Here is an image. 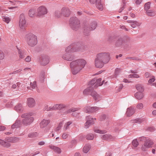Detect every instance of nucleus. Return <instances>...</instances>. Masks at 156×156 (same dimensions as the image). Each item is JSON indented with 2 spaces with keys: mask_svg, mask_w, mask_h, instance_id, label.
I'll list each match as a JSON object with an SVG mask.
<instances>
[{
  "mask_svg": "<svg viewBox=\"0 0 156 156\" xmlns=\"http://www.w3.org/2000/svg\"><path fill=\"white\" fill-rule=\"evenodd\" d=\"M18 52V54L20 58H23L25 57L26 53L25 52L22 50L17 48Z\"/></svg>",
  "mask_w": 156,
  "mask_h": 156,
  "instance_id": "obj_25",
  "label": "nucleus"
},
{
  "mask_svg": "<svg viewBox=\"0 0 156 156\" xmlns=\"http://www.w3.org/2000/svg\"><path fill=\"white\" fill-rule=\"evenodd\" d=\"M90 94L93 97L95 100H98V98H99V95L94 90H92L91 91Z\"/></svg>",
  "mask_w": 156,
  "mask_h": 156,
  "instance_id": "obj_22",
  "label": "nucleus"
},
{
  "mask_svg": "<svg viewBox=\"0 0 156 156\" xmlns=\"http://www.w3.org/2000/svg\"><path fill=\"white\" fill-rule=\"evenodd\" d=\"M35 13V10L34 9H31L29 11V15L30 17H33L34 16Z\"/></svg>",
  "mask_w": 156,
  "mask_h": 156,
  "instance_id": "obj_42",
  "label": "nucleus"
},
{
  "mask_svg": "<svg viewBox=\"0 0 156 156\" xmlns=\"http://www.w3.org/2000/svg\"><path fill=\"white\" fill-rule=\"evenodd\" d=\"M86 62L85 60L82 59H78L71 62L70 67L72 69L73 74L77 73L85 66Z\"/></svg>",
  "mask_w": 156,
  "mask_h": 156,
  "instance_id": "obj_3",
  "label": "nucleus"
},
{
  "mask_svg": "<svg viewBox=\"0 0 156 156\" xmlns=\"http://www.w3.org/2000/svg\"><path fill=\"white\" fill-rule=\"evenodd\" d=\"M134 113V109L130 107L127 109L126 114L127 116H130L133 114Z\"/></svg>",
  "mask_w": 156,
  "mask_h": 156,
  "instance_id": "obj_24",
  "label": "nucleus"
},
{
  "mask_svg": "<svg viewBox=\"0 0 156 156\" xmlns=\"http://www.w3.org/2000/svg\"><path fill=\"white\" fill-rule=\"evenodd\" d=\"M94 119L90 116L86 117V122L85 123V128L87 129L92 124L94 123Z\"/></svg>",
  "mask_w": 156,
  "mask_h": 156,
  "instance_id": "obj_12",
  "label": "nucleus"
},
{
  "mask_svg": "<svg viewBox=\"0 0 156 156\" xmlns=\"http://www.w3.org/2000/svg\"><path fill=\"white\" fill-rule=\"evenodd\" d=\"M101 80L102 79L101 78H99L98 79L97 78V82H96V84L94 86V88H96L98 86L102 85V83H101Z\"/></svg>",
  "mask_w": 156,
  "mask_h": 156,
  "instance_id": "obj_38",
  "label": "nucleus"
},
{
  "mask_svg": "<svg viewBox=\"0 0 156 156\" xmlns=\"http://www.w3.org/2000/svg\"><path fill=\"white\" fill-rule=\"evenodd\" d=\"M132 144L135 147H137L139 144L138 142L136 140H133L132 141Z\"/></svg>",
  "mask_w": 156,
  "mask_h": 156,
  "instance_id": "obj_51",
  "label": "nucleus"
},
{
  "mask_svg": "<svg viewBox=\"0 0 156 156\" xmlns=\"http://www.w3.org/2000/svg\"><path fill=\"white\" fill-rule=\"evenodd\" d=\"M151 3L150 2L146 3L145 5L144 9L145 10H147L150 8Z\"/></svg>",
  "mask_w": 156,
  "mask_h": 156,
  "instance_id": "obj_46",
  "label": "nucleus"
},
{
  "mask_svg": "<svg viewBox=\"0 0 156 156\" xmlns=\"http://www.w3.org/2000/svg\"><path fill=\"white\" fill-rule=\"evenodd\" d=\"M48 12L47 9L44 6H42L39 7L37 9V16H42L46 14Z\"/></svg>",
  "mask_w": 156,
  "mask_h": 156,
  "instance_id": "obj_8",
  "label": "nucleus"
},
{
  "mask_svg": "<svg viewBox=\"0 0 156 156\" xmlns=\"http://www.w3.org/2000/svg\"><path fill=\"white\" fill-rule=\"evenodd\" d=\"M66 106L64 105L60 104L58 105V110H61L65 107Z\"/></svg>",
  "mask_w": 156,
  "mask_h": 156,
  "instance_id": "obj_52",
  "label": "nucleus"
},
{
  "mask_svg": "<svg viewBox=\"0 0 156 156\" xmlns=\"http://www.w3.org/2000/svg\"><path fill=\"white\" fill-rule=\"evenodd\" d=\"M61 14L62 16L68 17L71 14V11L68 7H64L61 9Z\"/></svg>",
  "mask_w": 156,
  "mask_h": 156,
  "instance_id": "obj_11",
  "label": "nucleus"
},
{
  "mask_svg": "<svg viewBox=\"0 0 156 156\" xmlns=\"http://www.w3.org/2000/svg\"><path fill=\"white\" fill-rule=\"evenodd\" d=\"M5 57V54L0 49V59H3Z\"/></svg>",
  "mask_w": 156,
  "mask_h": 156,
  "instance_id": "obj_53",
  "label": "nucleus"
},
{
  "mask_svg": "<svg viewBox=\"0 0 156 156\" xmlns=\"http://www.w3.org/2000/svg\"><path fill=\"white\" fill-rule=\"evenodd\" d=\"M68 134L66 133H63L62 135V138L63 139H65L67 138L68 136Z\"/></svg>",
  "mask_w": 156,
  "mask_h": 156,
  "instance_id": "obj_61",
  "label": "nucleus"
},
{
  "mask_svg": "<svg viewBox=\"0 0 156 156\" xmlns=\"http://www.w3.org/2000/svg\"><path fill=\"white\" fill-rule=\"evenodd\" d=\"M96 6L97 8L101 11L103 9V5L101 3V0H97Z\"/></svg>",
  "mask_w": 156,
  "mask_h": 156,
  "instance_id": "obj_26",
  "label": "nucleus"
},
{
  "mask_svg": "<svg viewBox=\"0 0 156 156\" xmlns=\"http://www.w3.org/2000/svg\"><path fill=\"white\" fill-rule=\"evenodd\" d=\"M31 58L30 56H28L25 59V60L26 62H30L31 61Z\"/></svg>",
  "mask_w": 156,
  "mask_h": 156,
  "instance_id": "obj_64",
  "label": "nucleus"
},
{
  "mask_svg": "<svg viewBox=\"0 0 156 156\" xmlns=\"http://www.w3.org/2000/svg\"><path fill=\"white\" fill-rule=\"evenodd\" d=\"M136 88L137 90L139 91V92L142 93L144 91V88L142 86L139 84H137L136 86Z\"/></svg>",
  "mask_w": 156,
  "mask_h": 156,
  "instance_id": "obj_37",
  "label": "nucleus"
},
{
  "mask_svg": "<svg viewBox=\"0 0 156 156\" xmlns=\"http://www.w3.org/2000/svg\"><path fill=\"white\" fill-rule=\"evenodd\" d=\"M62 58L63 59L66 60L71 61L74 59V56L72 55L66 53L62 56Z\"/></svg>",
  "mask_w": 156,
  "mask_h": 156,
  "instance_id": "obj_15",
  "label": "nucleus"
},
{
  "mask_svg": "<svg viewBox=\"0 0 156 156\" xmlns=\"http://www.w3.org/2000/svg\"><path fill=\"white\" fill-rule=\"evenodd\" d=\"M126 58L128 59H132L135 60H140L138 58L136 57H127Z\"/></svg>",
  "mask_w": 156,
  "mask_h": 156,
  "instance_id": "obj_62",
  "label": "nucleus"
},
{
  "mask_svg": "<svg viewBox=\"0 0 156 156\" xmlns=\"http://www.w3.org/2000/svg\"><path fill=\"white\" fill-rule=\"evenodd\" d=\"M120 71V69L118 68L116 69L115 70V77H116L117 75L119 73Z\"/></svg>",
  "mask_w": 156,
  "mask_h": 156,
  "instance_id": "obj_54",
  "label": "nucleus"
},
{
  "mask_svg": "<svg viewBox=\"0 0 156 156\" xmlns=\"http://www.w3.org/2000/svg\"><path fill=\"white\" fill-rule=\"evenodd\" d=\"M90 28L91 30H95L97 26V23L95 21H93L90 23Z\"/></svg>",
  "mask_w": 156,
  "mask_h": 156,
  "instance_id": "obj_32",
  "label": "nucleus"
},
{
  "mask_svg": "<svg viewBox=\"0 0 156 156\" xmlns=\"http://www.w3.org/2000/svg\"><path fill=\"white\" fill-rule=\"evenodd\" d=\"M26 25V21L23 14H20V16L19 26L20 28L23 29Z\"/></svg>",
  "mask_w": 156,
  "mask_h": 156,
  "instance_id": "obj_10",
  "label": "nucleus"
},
{
  "mask_svg": "<svg viewBox=\"0 0 156 156\" xmlns=\"http://www.w3.org/2000/svg\"><path fill=\"white\" fill-rule=\"evenodd\" d=\"M22 121L19 119H17L15 122L12 126V129L17 128L20 127L22 125Z\"/></svg>",
  "mask_w": 156,
  "mask_h": 156,
  "instance_id": "obj_17",
  "label": "nucleus"
},
{
  "mask_svg": "<svg viewBox=\"0 0 156 156\" xmlns=\"http://www.w3.org/2000/svg\"><path fill=\"white\" fill-rule=\"evenodd\" d=\"M153 142L151 140H147L144 143V146L142 147V149L143 151L146 150V148H148L151 147L153 144Z\"/></svg>",
  "mask_w": 156,
  "mask_h": 156,
  "instance_id": "obj_13",
  "label": "nucleus"
},
{
  "mask_svg": "<svg viewBox=\"0 0 156 156\" xmlns=\"http://www.w3.org/2000/svg\"><path fill=\"white\" fill-rule=\"evenodd\" d=\"M3 21L8 23L10 21V19L8 17H4L3 18Z\"/></svg>",
  "mask_w": 156,
  "mask_h": 156,
  "instance_id": "obj_57",
  "label": "nucleus"
},
{
  "mask_svg": "<svg viewBox=\"0 0 156 156\" xmlns=\"http://www.w3.org/2000/svg\"><path fill=\"white\" fill-rule=\"evenodd\" d=\"M106 118V115H101L99 118V119L100 121H102L105 120Z\"/></svg>",
  "mask_w": 156,
  "mask_h": 156,
  "instance_id": "obj_59",
  "label": "nucleus"
},
{
  "mask_svg": "<svg viewBox=\"0 0 156 156\" xmlns=\"http://www.w3.org/2000/svg\"><path fill=\"white\" fill-rule=\"evenodd\" d=\"M72 122H68L66 123L64 127V129L65 130L69 128V126L72 124Z\"/></svg>",
  "mask_w": 156,
  "mask_h": 156,
  "instance_id": "obj_44",
  "label": "nucleus"
},
{
  "mask_svg": "<svg viewBox=\"0 0 156 156\" xmlns=\"http://www.w3.org/2000/svg\"><path fill=\"white\" fill-rule=\"evenodd\" d=\"M50 122L49 120L43 119L40 123V126L41 128H43L46 127Z\"/></svg>",
  "mask_w": 156,
  "mask_h": 156,
  "instance_id": "obj_19",
  "label": "nucleus"
},
{
  "mask_svg": "<svg viewBox=\"0 0 156 156\" xmlns=\"http://www.w3.org/2000/svg\"><path fill=\"white\" fill-rule=\"evenodd\" d=\"M45 78V73L44 71H42L40 75V80L41 82H43Z\"/></svg>",
  "mask_w": 156,
  "mask_h": 156,
  "instance_id": "obj_43",
  "label": "nucleus"
},
{
  "mask_svg": "<svg viewBox=\"0 0 156 156\" xmlns=\"http://www.w3.org/2000/svg\"><path fill=\"white\" fill-rule=\"evenodd\" d=\"M132 40L131 38L128 35L117 37L115 42L116 47H122L126 49H129L131 47Z\"/></svg>",
  "mask_w": 156,
  "mask_h": 156,
  "instance_id": "obj_1",
  "label": "nucleus"
},
{
  "mask_svg": "<svg viewBox=\"0 0 156 156\" xmlns=\"http://www.w3.org/2000/svg\"><path fill=\"white\" fill-rule=\"evenodd\" d=\"M19 139L16 137H7L5 139V140L7 142L15 143L18 141Z\"/></svg>",
  "mask_w": 156,
  "mask_h": 156,
  "instance_id": "obj_20",
  "label": "nucleus"
},
{
  "mask_svg": "<svg viewBox=\"0 0 156 156\" xmlns=\"http://www.w3.org/2000/svg\"><path fill=\"white\" fill-rule=\"evenodd\" d=\"M15 109L18 112H21L23 110L22 105L21 104H18L15 107Z\"/></svg>",
  "mask_w": 156,
  "mask_h": 156,
  "instance_id": "obj_33",
  "label": "nucleus"
},
{
  "mask_svg": "<svg viewBox=\"0 0 156 156\" xmlns=\"http://www.w3.org/2000/svg\"><path fill=\"white\" fill-rule=\"evenodd\" d=\"M0 144L4 147H9L10 146V144L9 143L1 139H0Z\"/></svg>",
  "mask_w": 156,
  "mask_h": 156,
  "instance_id": "obj_27",
  "label": "nucleus"
},
{
  "mask_svg": "<svg viewBox=\"0 0 156 156\" xmlns=\"http://www.w3.org/2000/svg\"><path fill=\"white\" fill-rule=\"evenodd\" d=\"M78 109L79 108H72L67 111L66 112L67 113H70L73 112L72 113V115L75 117H77L79 116L80 113L75 112L78 111Z\"/></svg>",
  "mask_w": 156,
  "mask_h": 156,
  "instance_id": "obj_14",
  "label": "nucleus"
},
{
  "mask_svg": "<svg viewBox=\"0 0 156 156\" xmlns=\"http://www.w3.org/2000/svg\"><path fill=\"white\" fill-rule=\"evenodd\" d=\"M125 3L124 2H123V4L122 7H121L120 9L119 10V12H122V11L125 8Z\"/></svg>",
  "mask_w": 156,
  "mask_h": 156,
  "instance_id": "obj_63",
  "label": "nucleus"
},
{
  "mask_svg": "<svg viewBox=\"0 0 156 156\" xmlns=\"http://www.w3.org/2000/svg\"><path fill=\"white\" fill-rule=\"evenodd\" d=\"M147 15L149 16H154L155 15V13L153 12H150V11H147L146 12Z\"/></svg>",
  "mask_w": 156,
  "mask_h": 156,
  "instance_id": "obj_48",
  "label": "nucleus"
},
{
  "mask_svg": "<svg viewBox=\"0 0 156 156\" xmlns=\"http://www.w3.org/2000/svg\"><path fill=\"white\" fill-rule=\"evenodd\" d=\"M78 43L80 44V45L78 46L79 50H80V51H84L85 49V47L84 43L81 42H78Z\"/></svg>",
  "mask_w": 156,
  "mask_h": 156,
  "instance_id": "obj_31",
  "label": "nucleus"
},
{
  "mask_svg": "<svg viewBox=\"0 0 156 156\" xmlns=\"http://www.w3.org/2000/svg\"><path fill=\"white\" fill-rule=\"evenodd\" d=\"M49 147L51 149L53 150L54 151L56 152H57L58 154H59L61 152V149L58 147L54 146H49Z\"/></svg>",
  "mask_w": 156,
  "mask_h": 156,
  "instance_id": "obj_29",
  "label": "nucleus"
},
{
  "mask_svg": "<svg viewBox=\"0 0 156 156\" xmlns=\"http://www.w3.org/2000/svg\"><path fill=\"white\" fill-rule=\"evenodd\" d=\"M90 146L89 145H86L83 148V151L86 153H87L90 149Z\"/></svg>",
  "mask_w": 156,
  "mask_h": 156,
  "instance_id": "obj_39",
  "label": "nucleus"
},
{
  "mask_svg": "<svg viewBox=\"0 0 156 156\" xmlns=\"http://www.w3.org/2000/svg\"><path fill=\"white\" fill-rule=\"evenodd\" d=\"M143 121L142 119L137 118L133 120H131L130 122L132 123H141Z\"/></svg>",
  "mask_w": 156,
  "mask_h": 156,
  "instance_id": "obj_34",
  "label": "nucleus"
},
{
  "mask_svg": "<svg viewBox=\"0 0 156 156\" xmlns=\"http://www.w3.org/2000/svg\"><path fill=\"white\" fill-rule=\"evenodd\" d=\"M136 107L137 109H141L143 108V105L142 103H139L137 105Z\"/></svg>",
  "mask_w": 156,
  "mask_h": 156,
  "instance_id": "obj_56",
  "label": "nucleus"
},
{
  "mask_svg": "<svg viewBox=\"0 0 156 156\" xmlns=\"http://www.w3.org/2000/svg\"><path fill=\"white\" fill-rule=\"evenodd\" d=\"M87 140H92L94 138V136L93 134L89 133L86 135L85 137Z\"/></svg>",
  "mask_w": 156,
  "mask_h": 156,
  "instance_id": "obj_41",
  "label": "nucleus"
},
{
  "mask_svg": "<svg viewBox=\"0 0 156 156\" xmlns=\"http://www.w3.org/2000/svg\"><path fill=\"white\" fill-rule=\"evenodd\" d=\"M116 38L115 36H111L109 37L108 38V41L110 43H112L115 39Z\"/></svg>",
  "mask_w": 156,
  "mask_h": 156,
  "instance_id": "obj_45",
  "label": "nucleus"
},
{
  "mask_svg": "<svg viewBox=\"0 0 156 156\" xmlns=\"http://www.w3.org/2000/svg\"><path fill=\"white\" fill-rule=\"evenodd\" d=\"M27 104L28 106L30 107H34L35 104L34 100L32 98H29L27 100Z\"/></svg>",
  "mask_w": 156,
  "mask_h": 156,
  "instance_id": "obj_16",
  "label": "nucleus"
},
{
  "mask_svg": "<svg viewBox=\"0 0 156 156\" xmlns=\"http://www.w3.org/2000/svg\"><path fill=\"white\" fill-rule=\"evenodd\" d=\"M127 22L128 23H135V24H136V25L137 26H140V23L136 21L128 20L127 21Z\"/></svg>",
  "mask_w": 156,
  "mask_h": 156,
  "instance_id": "obj_50",
  "label": "nucleus"
},
{
  "mask_svg": "<svg viewBox=\"0 0 156 156\" xmlns=\"http://www.w3.org/2000/svg\"><path fill=\"white\" fill-rule=\"evenodd\" d=\"M38 59L40 64L43 66L46 65L49 63V57L46 55H41L39 56Z\"/></svg>",
  "mask_w": 156,
  "mask_h": 156,
  "instance_id": "obj_7",
  "label": "nucleus"
},
{
  "mask_svg": "<svg viewBox=\"0 0 156 156\" xmlns=\"http://www.w3.org/2000/svg\"><path fill=\"white\" fill-rule=\"evenodd\" d=\"M31 87L34 89L37 86L36 82V81H34L33 83H30V84Z\"/></svg>",
  "mask_w": 156,
  "mask_h": 156,
  "instance_id": "obj_55",
  "label": "nucleus"
},
{
  "mask_svg": "<svg viewBox=\"0 0 156 156\" xmlns=\"http://www.w3.org/2000/svg\"><path fill=\"white\" fill-rule=\"evenodd\" d=\"M25 39L27 44L31 47L35 46L37 43V36L31 33L26 35Z\"/></svg>",
  "mask_w": 156,
  "mask_h": 156,
  "instance_id": "obj_5",
  "label": "nucleus"
},
{
  "mask_svg": "<svg viewBox=\"0 0 156 156\" xmlns=\"http://www.w3.org/2000/svg\"><path fill=\"white\" fill-rule=\"evenodd\" d=\"M134 96L137 99L140 100L144 97V95L142 93L137 92L135 94Z\"/></svg>",
  "mask_w": 156,
  "mask_h": 156,
  "instance_id": "obj_28",
  "label": "nucleus"
},
{
  "mask_svg": "<svg viewBox=\"0 0 156 156\" xmlns=\"http://www.w3.org/2000/svg\"><path fill=\"white\" fill-rule=\"evenodd\" d=\"M96 82L97 78H95L90 81L89 84L91 85H93L94 84H96Z\"/></svg>",
  "mask_w": 156,
  "mask_h": 156,
  "instance_id": "obj_47",
  "label": "nucleus"
},
{
  "mask_svg": "<svg viewBox=\"0 0 156 156\" xmlns=\"http://www.w3.org/2000/svg\"><path fill=\"white\" fill-rule=\"evenodd\" d=\"M37 134V133H33L29 134L28 135V136L29 137H34L36 136Z\"/></svg>",
  "mask_w": 156,
  "mask_h": 156,
  "instance_id": "obj_58",
  "label": "nucleus"
},
{
  "mask_svg": "<svg viewBox=\"0 0 156 156\" xmlns=\"http://www.w3.org/2000/svg\"><path fill=\"white\" fill-rule=\"evenodd\" d=\"M73 50V51L74 52L80 51V50H79L78 46L80 45V44L78 43V42L73 43L72 44Z\"/></svg>",
  "mask_w": 156,
  "mask_h": 156,
  "instance_id": "obj_30",
  "label": "nucleus"
},
{
  "mask_svg": "<svg viewBox=\"0 0 156 156\" xmlns=\"http://www.w3.org/2000/svg\"><path fill=\"white\" fill-rule=\"evenodd\" d=\"M34 113L33 112L27 113L23 114L21 115V117L24 118L22 121V123L25 126L30 125L34 121V119L31 117Z\"/></svg>",
  "mask_w": 156,
  "mask_h": 156,
  "instance_id": "obj_4",
  "label": "nucleus"
},
{
  "mask_svg": "<svg viewBox=\"0 0 156 156\" xmlns=\"http://www.w3.org/2000/svg\"><path fill=\"white\" fill-rule=\"evenodd\" d=\"M58 105L55 104L52 107H49L48 108L47 110V111L58 110Z\"/></svg>",
  "mask_w": 156,
  "mask_h": 156,
  "instance_id": "obj_40",
  "label": "nucleus"
},
{
  "mask_svg": "<svg viewBox=\"0 0 156 156\" xmlns=\"http://www.w3.org/2000/svg\"><path fill=\"white\" fill-rule=\"evenodd\" d=\"M73 46L72 44L68 46L66 49V52L70 53L74 52L73 51Z\"/></svg>",
  "mask_w": 156,
  "mask_h": 156,
  "instance_id": "obj_36",
  "label": "nucleus"
},
{
  "mask_svg": "<svg viewBox=\"0 0 156 156\" xmlns=\"http://www.w3.org/2000/svg\"><path fill=\"white\" fill-rule=\"evenodd\" d=\"M93 90H94L93 87H89L85 89L83 92V94L87 95L90 94L91 92Z\"/></svg>",
  "mask_w": 156,
  "mask_h": 156,
  "instance_id": "obj_21",
  "label": "nucleus"
},
{
  "mask_svg": "<svg viewBox=\"0 0 156 156\" xmlns=\"http://www.w3.org/2000/svg\"><path fill=\"white\" fill-rule=\"evenodd\" d=\"M94 131L95 132L99 133L104 134L106 133V131L105 130H101L98 129H95Z\"/></svg>",
  "mask_w": 156,
  "mask_h": 156,
  "instance_id": "obj_49",
  "label": "nucleus"
},
{
  "mask_svg": "<svg viewBox=\"0 0 156 156\" xmlns=\"http://www.w3.org/2000/svg\"><path fill=\"white\" fill-rule=\"evenodd\" d=\"M110 59L108 53L102 52L98 54L95 60V65L98 68L102 67L104 64L108 62Z\"/></svg>",
  "mask_w": 156,
  "mask_h": 156,
  "instance_id": "obj_2",
  "label": "nucleus"
},
{
  "mask_svg": "<svg viewBox=\"0 0 156 156\" xmlns=\"http://www.w3.org/2000/svg\"><path fill=\"white\" fill-rule=\"evenodd\" d=\"M69 25L73 30L76 31L80 28V21L77 17H71L69 20Z\"/></svg>",
  "mask_w": 156,
  "mask_h": 156,
  "instance_id": "obj_6",
  "label": "nucleus"
},
{
  "mask_svg": "<svg viewBox=\"0 0 156 156\" xmlns=\"http://www.w3.org/2000/svg\"><path fill=\"white\" fill-rule=\"evenodd\" d=\"M63 125V122H61L59 123L58 126L56 129V131H58L62 127Z\"/></svg>",
  "mask_w": 156,
  "mask_h": 156,
  "instance_id": "obj_60",
  "label": "nucleus"
},
{
  "mask_svg": "<svg viewBox=\"0 0 156 156\" xmlns=\"http://www.w3.org/2000/svg\"><path fill=\"white\" fill-rule=\"evenodd\" d=\"M90 28L87 25H85L83 27V33L86 36H88L90 31Z\"/></svg>",
  "mask_w": 156,
  "mask_h": 156,
  "instance_id": "obj_23",
  "label": "nucleus"
},
{
  "mask_svg": "<svg viewBox=\"0 0 156 156\" xmlns=\"http://www.w3.org/2000/svg\"><path fill=\"white\" fill-rule=\"evenodd\" d=\"M99 109V108L97 107H91L87 106L84 108V111L86 113L90 114L95 112Z\"/></svg>",
  "mask_w": 156,
  "mask_h": 156,
  "instance_id": "obj_9",
  "label": "nucleus"
},
{
  "mask_svg": "<svg viewBox=\"0 0 156 156\" xmlns=\"http://www.w3.org/2000/svg\"><path fill=\"white\" fill-rule=\"evenodd\" d=\"M101 138L105 140H113L115 139V137L111 135L106 134L103 135L101 137Z\"/></svg>",
  "mask_w": 156,
  "mask_h": 156,
  "instance_id": "obj_18",
  "label": "nucleus"
},
{
  "mask_svg": "<svg viewBox=\"0 0 156 156\" xmlns=\"http://www.w3.org/2000/svg\"><path fill=\"white\" fill-rule=\"evenodd\" d=\"M54 16L56 18H58L61 17L62 16L61 14V11L59 10H56L55 12L54 13Z\"/></svg>",
  "mask_w": 156,
  "mask_h": 156,
  "instance_id": "obj_35",
  "label": "nucleus"
}]
</instances>
